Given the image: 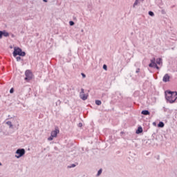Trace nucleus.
Segmentation results:
<instances>
[{
  "label": "nucleus",
  "mask_w": 177,
  "mask_h": 177,
  "mask_svg": "<svg viewBox=\"0 0 177 177\" xmlns=\"http://www.w3.org/2000/svg\"><path fill=\"white\" fill-rule=\"evenodd\" d=\"M165 99L167 102L172 104L176 102L177 92L167 90L165 92Z\"/></svg>",
  "instance_id": "1"
},
{
  "label": "nucleus",
  "mask_w": 177,
  "mask_h": 177,
  "mask_svg": "<svg viewBox=\"0 0 177 177\" xmlns=\"http://www.w3.org/2000/svg\"><path fill=\"white\" fill-rule=\"evenodd\" d=\"M24 80L27 82H30V81H31V80H32V72H31V71H30V70L26 71Z\"/></svg>",
  "instance_id": "2"
},
{
  "label": "nucleus",
  "mask_w": 177,
  "mask_h": 177,
  "mask_svg": "<svg viewBox=\"0 0 177 177\" xmlns=\"http://www.w3.org/2000/svg\"><path fill=\"white\" fill-rule=\"evenodd\" d=\"M60 131L58 127H56L54 131H51L50 136L48 138V140L50 141L53 139V138H57V133H59Z\"/></svg>",
  "instance_id": "3"
},
{
  "label": "nucleus",
  "mask_w": 177,
  "mask_h": 177,
  "mask_svg": "<svg viewBox=\"0 0 177 177\" xmlns=\"http://www.w3.org/2000/svg\"><path fill=\"white\" fill-rule=\"evenodd\" d=\"M17 155H15L16 158H20L26 154V149H18L16 152Z\"/></svg>",
  "instance_id": "4"
},
{
  "label": "nucleus",
  "mask_w": 177,
  "mask_h": 177,
  "mask_svg": "<svg viewBox=\"0 0 177 177\" xmlns=\"http://www.w3.org/2000/svg\"><path fill=\"white\" fill-rule=\"evenodd\" d=\"M21 51V48L20 47H14V51L12 55L14 57H17L20 55V52Z\"/></svg>",
  "instance_id": "5"
},
{
  "label": "nucleus",
  "mask_w": 177,
  "mask_h": 177,
  "mask_svg": "<svg viewBox=\"0 0 177 177\" xmlns=\"http://www.w3.org/2000/svg\"><path fill=\"white\" fill-rule=\"evenodd\" d=\"M169 80H171V77L168 73H166L162 78L163 82H169Z\"/></svg>",
  "instance_id": "6"
},
{
  "label": "nucleus",
  "mask_w": 177,
  "mask_h": 177,
  "mask_svg": "<svg viewBox=\"0 0 177 177\" xmlns=\"http://www.w3.org/2000/svg\"><path fill=\"white\" fill-rule=\"evenodd\" d=\"M153 140H154L153 139H152V140L148 139V140H145L144 142H145L146 146H150V145H151V143L153 142Z\"/></svg>",
  "instance_id": "7"
},
{
  "label": "nucleus",
  "mask_w": 177,
  "mask_h": 177,
  "mask_svg": "<svg viewBox=\"0 0 177 177\" xmlns=\"http://www.w3.org/2000/svg\"><path fill=\"white\" fill-rule=\"evenodd\" d=\"M142 115H150V111L149 110H143L141 111Z\"/></svg>",
  "instance_id": "8"
},
{
  "label": "nucleus",
  "mask_w": 177,
  "mask_h": 177,
  "mask_svg": "<svg viewBox=\"0 0 177 177\" xmlns=\"http://www.w3.org/2000/svg\"><path fill=\"white\" fill-rule=\"evenodd\" d=\"M88 94H80V99H82V100H86V99H88Z\"/></svg>",
  "instance_id": "9"
},
{
  "label": "nucleus",
  "mask_w": 177,
  "mask_h": 177,
  "mask_svg": "<svg viewBox=\"0 0 177 177\" xmlns=\"http://www.w3.org/2000/svg\"><path fill=\"white\" fill-rule=\"evenodd\" d=\"M142 132H143V128H142V127H138V128L137 129V130H136V133L138 134V135H139V133H142Z\"/></svg>",
  "instance_id": "10"
},
{
  "label": "nucleus",
  "mask_w": 177,
  "mask_h": 177,
  "mask_svg": "<svg viewBox=\"0 0 177 177\" xmlns=\"http://www.w3.org/2000/svg\"><path fill=\"white\" fill-rule=\"evenodd\" d=\"M2 37H9V32L6 30H1Z\"/></svg>",
  "instance_id": "11"
},
{
  "label": "nucleus",
  "mask_w": 177,
  "mask_h": 177,
  "mask_svg": "<svg viewBox=\"0 0 177 177\" xmlns=\"http://www.w3.org/2000/svg\"><path fill=\"white\" fill-rule=\"evenodd\" d=\"M165 126V124H164L163 122H159V123L158 124V128H164Z\"/></svg>",
  "instance_id": "12"
},
{
  "label": "nucleus",
  "mask_w": 177,
  "mask_h": 177,
  "mask_svg": "<svg viewBox=\"0 0 177 177\" xmlns=\"http://www.w3.org/2000/svg\"><path fill=\"white\" fill-rule=\"evenodd\" d=\"M156 64H156V62H151V63L149 64V67H151V68H153L156 66Z\"/></svg>",
  "instance_id": "13"
},
{
  "label": "nucleus",
  "mask_w": 177,
  "mask_h": 177,
  "mask_svg": "<svg viewBox=\"0 0 177 177\" xmlns=\"http://www.w3.org/2000/svg\"><path fill=\"white\" fill-rule=\"evenodd\" d=\"M22 57H24V56H26V52L23 51V50H21V52L19 53V55Z\"/></svg>",
  "instance_id": "14"
},
{
  "label": "nucleus",
  "mask_w": 177,
  "mask_h": 177,
  "mask_svg": "<svg viewBox=\"0 0 177 177\" xmlns=\"http://www.w3.org/2000/svg\"><path fill=\"white\" fill-rule=\"evenodd\" d=\"M162 63V59L161 58H158L156 59V64H161Z\"/></svg>",
  "instance_id": "15"
},
{
  "label": "nucleus",
  "mask_w": 177,
  "mask_h": 177,
  "mask_svg": "<svg viewBox=\"0 0 177 177\" xmlns=\"http://www.w3.org/2000/svg\"><path fill=\"white\" fill-rule=\"evenodd\" d=\"M102 172H103V169H100L97 171V174L96 176H100V175H102Z\"/></svg>",
  "instance_id": "16"
},
{
  "label": "nucleus",
  "mask_w": 177,
  "mask_h": 177,
  "mask_svg": "<svg viewBox=\"0 0 177 177\" xmlns=\"http://www.w3.org/2000/svg\"><path fill=\"white\" fill-rule=\"evenodd\" d=\"M6 124L10 127V128H13V124H12V122L8 121L6 122Z\"/></svg>",
  "instance_id": "17"
},
{
  "label": "nucleus",
  "mask_w": 177,
  "mask_h": 177,
  "mask_svg": "<svg viewBox=\"0 0 177 177\" xmlns=\"http://www.w3.org/2000/svg\"><path fill=\"white\" fill-rule=\"evenodd\" d=\"M95 104H97V106H100V104H102V101H100L99 100H96Z\"/></svg>",
  "instance_id": "18"
},
{
  "label": "nucleus",
  "mask_w": 177,
  "mask_h": 177,
  "mask_svg": "<svg viewBox=\"0 0 177 177\" xmlns=\"http://www.w3.org/2000/svg\"><path fill=\"white\" fill-rule=\"evenodd\" d=\"M138 3H139V0H136L133 5V8H135Z\"/></svg>",
  "instance_id": "19"
},
{
  "label": "nucleus",
  "mask_w": 177,
  "mask_h": 177,
  "mask_svg": "<svg viewBox=\"0 0 177 177\" xmlns=\"http://www.w3.org/2000/svg\"><path fill=\"white\" fill-rule=\"evenodd\" d=\"M16 59H17V62H20V60L23 62V59H21V57L20 55L17 57Z\"/></svg>",
  "instance_id": "20"
},
{
  "label": "nucleus",
  "mask_w": 177,
  "mask_h": 177,
  "mask_svg": "<svg viewBox=\"0 0 177 177\" xmlns=\"http://www.w3.org/2000/svg\"><path fill=\"white\" fill-rule=\"evenodd\" d=\"M148 15L153 17V16H154V12L153 11H149Z\"/></svg>",
  "instance_id": "21"
},
{
  "label": "nucleus",
  "mask_w": 177,
  "mask_h": 177,
  "mask_svg": "<svg viewBox=\"0 0 177 177\" xmlns=\"http://www.w3.org/2000/svg\"><path fill=\"white\" fill-rule=\"evenodd\" d=\"M76 167L75 164H72L70 166H68V168H75Z\"/></svg>",
  "instance_id": "22"
},
{
  "label": "nucleus",
  "mask_w": 177,
  "mask_h": 177,
  "mask_svg": "<svg viewBox=\"0 0 177 177\" xmlns=\"http://www.w3.org/2000/svg\"><path fill=\"white\" fill-rule=\"evenodd\" d=\"M81 75H82V78H86V75H85V73H82Z\"/></svg>",
  "instance_id": "23"
},
{
  "label": "nucleus",
  "mask_w": 177,
  "mask_h": 177,
  "mask_svg": "<svg viewBox=\"0 0 177 177\" xmlns=\"http://www.w3.org/2000/svg\"><path fill=\"white\" fill-rule=\"evenodd\" d=\"M28 88H27V87H24L23 88H22V92H24V91H28Z\"/></svg>",
  "instance_id": "24"
},
{
  "label": "nucleus",
  "mask_w": 177,
  "mask_h": 177,
  "mask_svg": "<svg viewBox=\"0 0 177 177\" xmlns=\"http://www.w3.org/2000/svg\"><path fill=\"white\" fill-rule=\"evenodd\" d=\"M84 93H85V91H84V88H81L80 95H84Z\"/></svg>",
  "instance_id": "25"
},
{
  "label": "nucleus",
  "mask_w": 177,
  "mask_h": 177,
  "mask_svg": "<svg viewBox=\"0 0 177 177\" xmlns=\"http://www.w3.org/2000/svg\"><path fill=\"white\" fill-rule=\"evenodd\" d=\"M74 24H75L74 23V21H69V25H70V26H74Z\"/></svg>",
  "instance_id": "26"
},
{
  "label": "nucleus",
  "mask_w": 177,
  "mask_h": 177,
  "mask_svg": "<svg viewBox=\"0 0 177 177\" xmlns=\"http://www.w3.org/2000/svg\"><path fill=\"white\" fill-rule=\"evenodd\" d=\"M153 68H156V70H160V66H158V65H157L156 64Z\"/></svg>",
  "instance_id": "27"
},
{
  "label": "nucleus",
  "mask_w": 177,
  "mask_h": 177,
  "mask_svg": "<svg viewBox=\"0 0 177 177\" xmlns=\"http://www.w3.org/2000/svg\"><path fill=\"white\" fill-rule=\"evenodd\" d=\"M15 92V88H11L10 90V93H13Z\"/></svg>",
  "instance_id": "28"
},
{
  "label": "nucleus",
  "mask_w": 177,
  "mask_h": 177,
  "mask_svg": "<svg viewBox=\"0 0 177 177\" xmlns=\"http://www.w3.org/2000/svg\"><path fill=\"white\" fill-rule=\"evenodd\" d=\"M161 13H162V15H166L167 12H165V10H162Z\"/></svg>",
  "instance_id": "29"
},
{
  "label": "nucleus",
  "mask_w": 177,
  "mask_h": 177,
  "mask_svg": "<svg viewBox=\"0 0 177 177\" xmlns=\"http://www.w3.org/2000/svg\"><path fill=\"white\" fill-rule=\"evenodd\" d=\"M151 63H156V58H153L152 59H151Z\"/></svg>",
  "instance_id": "30"
},
{
  "label": "nucleus",
  "mask_w": 177,
  "mask_h": 177,
  "mask_svg": "<svg viewBox=\"0 0 177 177\" xmlns=\"http://www.w3.org/2000/svg\"><path fill=\"white\" fill-rule=\"evenodd\" d=\"M103 69H104V70H107V65L104 64V65H103Z\"/></svg>",
  "instance_id": "31"
},
{
  "label": "nucleus",
  "mask_w": 177,
  "mask_h": 177,
  "mask_svg": "<svg viewBox=\"0 0 177 177\" xmlns=\"http://www.w3.org/2000/svg\"><path fill=\"white\" fill-rule=\"evenodd\" d=\"M78 127H79V128H82V122H80V123L78 124Z\"/></svg>",
  "instance_id": "32"
},
{
  "label": "nucleus",
  "mask_w": 177,
  "mask_h": 177,
  "mask_svg": "<svg viewBox=\"0 0 177 177\" xmlns=\"http://www.w3.org/2000/svg\"><path fill=\"white\" fill-rule=\"evenodd\" d=\"M2 38V30H0V39Z\"/></svg>",
  "instance_id": "33"
},
{
  "label": "nucleus",
  "mask_w": 177,
  "mask_h": 177,
  "mask_svg": "<svg viewBox=\"0 0 177 177\" xmlns=\"http://www.w3.org/2000/svg\"><path fill=\"white\" fill-rule=\"evenodd\" d=\"M140 68H137L136 73H140Z\"/></svg>",
  "instance_id": "34"
},
{
  "label": "nucleus",
  "mask_w": 177,
  "mask_h": 177,
  "mask_svg": "<svg viewBox=\"0 0 177 177\" xmlns=\"http://www.w3.org/2000/svg\"><path fill=\"white\" fill-rule=\"evenodd\" d=\"M11 37L12 38H15V37H16L14 34H11Z\"/></svg>",
  "instance_id": "35"
},
{
  "label": "nucleus",
  "mask_w": 177,
  "mask_h": 177,
  "mask_svg": "<svg viewBox=\"0 0 177 177\" xmlns=\"http://www.w3.org/2000/svg\"><path fill=\"white\" fill-rule=\"evenodd\" d=\"M44 2H48V0H43Z\"/></svg>",
  "instance_id": "36"
},
{
  "label": "nucleus",
  "mask_w": 177,
  "mask_h": 177,
  "mask_svg": "<svg viewBox=\"0 0 177 177\" xmlns=\"http://www.w3.org/2000/svg\"><path fill=\"white\" fill-rule=\"evenodd\" d=\"M10 49H12V48H13V46H10Z\"/></svg>",
  "instance_id": "37"
},
{
  "label": "nucleus",
  "mask_w": 177,
  "mask_h": 177,
  "mask_svg": "<svg viewBox=\"0 0 177 177\" xmlns=\"http://www.w3.org/2000/svg\"><path fill=\"white\" fill-rule=\"evenodd\" d=\"M81 32H84V29H82Z\"/></svg>",
  "instance_id": "38"
},
{
  "label": "nucleus",
  "mask_w": 177,
  "mask_h": 177,
  "mask_svg": "<svg viewBox=\"0 0 177 177\" xmlns=\"http://www.w3.org/2000/svg\"><path fill=\"white\" fill-rule=\"evenodd\" d=\"M153 125H156V122H153Z\"/></svg>",
  "instance_id": "39"
},
{
  "label": "nucleus",
  "mask_w": 177,
  "mask_h": 177,
  "mask_svg": "<svg viewBox=\"0 0 177 177\" xmlns=\"http://www.w3.org/2000/svg\"><path fill=\"white\" fill-rule=\"evenodd\" d=\"M171 8H175V6H172Z\"/></svg>",
  "instance_id": "40"
},
{
  "label": "nucleus",
  "mask_w": 177,
  "mask_h": 177,
  "mask_svg": "<svg viewBox=\"0 0 177 177\" xmlns=\"http://www.w3.org/2000/svg\"><path fill=\"white\" fill-rule=\"evenodd\" d=\"M59 104H60V100H58Z\"/></svg>",
  "instance_id": "41"
},
{
  "label": "nucleus",
  "mask_w": 177,
  "mask_h": 177,
  "mask_svg": "<svg viewBox=\"0 0 177 177\" xmlns=\"http://www.w3.org/2000/svg\"><path fill=\"white\" fill-rule=\"evenodd\" d=\"M141 1V2H143L145 0H140Z\"/></svg>",
  "instance_id": "42"
}]
</instances>
